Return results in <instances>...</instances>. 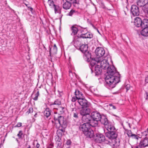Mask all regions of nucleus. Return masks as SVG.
<instances>
[{
	"label": "nucleus",
	"mask_w": 148,
	"mask_h": 148,
	"mask_svg": "<svg viewBox=\"0 0 148 148\" xmlns=\"http://www.w3.org/2000/svg\"><path fill=\"white\" fill-rule=\"evenodd\" d=\"M100 61L101 67L107 69L104 85L109 89L113 88L120 82V75L114 66L109 65L107 60L104 59Z\"/></svg>",
	"instance_id": "1"
},
{
	"label": "nucleus",
	"mask_w": 148,
	"mask_h": 148,
	"mask_svg": "<svg viewBox=\"0 0 148 148\" xmlns=\"http://www.w3.org/2000/svg\"><path fill=\"white\" fill-rule=\"evenodd\" d=\"M93 142L100 143L103 145L108 144L113 147H117L119 145V139H93Z\"/></svg>",
	"instance_id": "2"
},
{
	"label": "nucleus",
	"mask_w": 148,
	"mask_h": 148,
	"mask_svg": "<svg viewBox=\"0 0 148 148\" xmlns=\"http://www.w3.org/2000/svg\"><path fill=\"white\" fill-rule=\"evenodd\" d=\"M60 117L55 121V126L57 128L59 129L60 131L63 132H64V129L66 127V121L63 116Z\"/></svg>",
	"instance_id": "3"
},
{
	"label": "nucleus",
	"mask_w": 148,
	"mask_h": 148,
	"mask_svg": "<svg viewBox=\"0 0 148 148\" xmlns=\"http://www.w3.org/2000/svg\"><path fill=\"white\" fill-rule=\"evenodd\" d=\"M84 134L87 138H93V139H105V136L103 134L98 132L94 134V131L90 128L85 132Z\"/></svg>",
	"instance_id": "4"
},
{
	"label": "nucleus",
	"mask_w": 148,
	"mask_h": 148,
	"mask_svg": "<svg viewBox=\"0 0 148 148\" xmlns=\"http://www.w3.org/2000/svg\"><path fill=\"white\" fill-rule=\"evenodd\" d=\"M99 119V121L101 124L103 125L106 129H111L113 128V125L109 122L107 119L106 115L102 114Z\"/></svg>",
	"instance_id": "5"
},
{
	"label": "nucleus",
	"mask_w": 148,
	"mask_h": 148,
	"mask_svg": "<svg viewBox=\"0 0 148 148\" xmlns=\"http://www.w3.org/2000/svg\"><path fill=\"white\" fill-rule=\"evenodd\" d=\"M143 29L141 31V34L144 36H148V19H144L142 21L141 27Z\"/></svg>",
	"instance_id": "6"
},
{
	"label": "nucleus",
	"mask_w": 148,
	"mask_h": 148,
	"mask_svg": "<svg viewBox=\"0 0 148 148\" xmlns=\"http://www.w3.org/2000/svg\"><path fill=\"white\" fill-rule=\"evenodd\" d=\"M113 128L112 129H106L108 131V132L106 133V136L109 139H116L117 136V134L115 131H114L115 130L114 127L113 125Z\"/></svg>",
	"instance_id": "7"
},
{
	"label": "nucleus",
	"mask_w": 148,
	"mask_h": 148,
	"mask_svg": "<svg viewBox=\"0 0 148 148\" xmlns=\"http://www.w3.org/2000/svg\"><path fill=\"white\" fill-rule=\"evenodd\" d=\"M72 106H73V104H71L70 106L71 114L72 115L74 120H77L79 119V111L77 108L74 107L73 108L71 107Z\"/></svg>",
	"instance_id": "8"
},
{
	"label": "nucleus",
	"mask_w": 148,
	"mask_h": 148,
	"mask_svg": "<svg viewBox=\"0 0 148 148\" xmlns=\"http://www.w3.org/2000/svg\"><path fill=\"white\" fill-rule=\"evenodd\" d=\"M97 58H99L101 59L102 57H105L106 56L105 51L104 49L101 47H97L95 51Z\"/></svg>",
	"instance_id": "9"
},
{
	"label": "nucleus",
	"mask_w": 148,
	"mask_h": 148,
	"mask_svg": "<svg viewBox=\"0 0 148 148\" xmlns=\"http://www.w3.org/2000/svg\"><path fill=\"white\" fill-rule=\"evenodd\" d=\"M101 60V59L99 58H91L90 62V68L91 69V73L93 72V68L95 64L99 62Z\"/></svg>",
	"instance_id": "10"
},
{
	"label": "nucleus",
	"mask_w": 148,
	"mask_h": 148,
	"mask_svg": "<svg viewBox=\"0 0 148 148\" xmlns=\"http://www.w3.org/2000/svg\"><path fill=\"white\" fill-rule=\"evenodd\" d=\"M131 14L134 16H138L140 14V11L138 6L135 5H132L130 10Z\"/></svg>",
	"instance_id": "11"
},
{
	"label": "nucleus",
	"mask_w": 148,
	"mask_h": 148,
	"mask_svg": "<svg viewBox=\"0 0 148 148\" xmlns=\"http://www.w3.org/2000/svg\"><path fill=\"white\" fill-rule=\"evenodd\" d=\"M78 102L82 108H88L89 107V104L88 101L82 97L79 99Z\"/></svg>",
	"instance_id": "12"
},
{
	"label": "nucleus",
	"mask_w": 148,
	"mask_h": 148,
	"mask_svg": "<svg viewBox=\"0 0 148 148\" xmlns=\"http://www.w3.org/2000/svg\"><path fill=\"white\" fill-rule=\"evenodd\" d=\"M82 38L80 36H76L74 38L73 42L74 46L77 49H78L81 46V40Z\"/></svg>",
	"instance_id": "13"
},
{
	"label": "nucleus",
	"mask_w": 148,
	"mask_h": 148,
	"mask_svg": "<svg viewBox=\"0 0 148 148\" xmlns=\"http://www.w3.org/2000/svg\"><path fill=\"white\" fill-rule=\"evenodd\" d=\"M61 104V102L60 99H56L54 102L50 103L49 104V106L53 109H57L58 107L60 106Z\"/></svg>",
	"instance_id": "14"
},
{
	"label": "nucleus",
	"mask_w": 148,
	"mask_h": 148,
	"mask_svg": "<svg viewBox=\"0 0 148 148\" xmlns=\"http://www.w3.org/2000/svg\"><path fill=\"white\" fill-rule=\"evenodd\" d=\"M91 118L93 120L99 121V119L101 115L99 112L97 111H93L91 114Z\"/></svg>",
	"instance_id": "15"
},
{
	"label": "nucleus",
	"mask_w": 148,
	"mask_h": 148,
	"mask_svg": "<svg viewBox=\"0 0 148 148\" xmlns=\"http://www.w3.org/2000/svg\"><path fill=\"white\" fill-rule=\"evenodd\" d=\"M79 111L80 114L82 116L90 114V109L88 108H82Z\"/></svg>",
	"instance_id": "16"
},
{
	"label": "nucleus",
	"mask_w": 148,
	"mask_h": 148,
	"mask_svg": "<svg viewBox=\"0 0 148 148\" xmlns=\"http://www.w3.org/2000/svg\"><path fill=\"white\" fill-rule=\"evenodd\" d=\"M78 27H81V26L76 24H75L73 25L71 27L70 29L72 32L71 34V35L75 36L77 34L79 30Z\"/></svg>",
	"instance_id": "17"
},
{
	"label": "nucleus",
	"mask_w": 148,
	"mask_h": 148,
	"mask_svg": "<svg viewBox=\"0 0 148 148\" xmlns=\"http://www.w3.org/2000/svg\"><path fill=\"white\" fill-rule=\"evenodd\" d=\"M89 127V124L84 123L83 124L79 126V129L80 131H82L84 134L85 132H86Z\"/></svg>",
	"instance_id": "18"
},
{
	"label": "nucleus",
	"mask_w": 148,
	"mask_h": 148,
	"mask_svg": "<svg viewBox=\"0 0 148 148\" xmlns=\"http://www.w3.org/2000/svg\"><path fill=\"white\" fill-rule=\"evenodd\" d=\"M91 115L90 114L82 116V121L84 123L89 124L90 122L91 119Z\"/></svg>",
	"instance_id": "19"
},
{
	"label": "nucleus",
	"mask_w": 148,
	"mask_h": 148,
	"mask_svg": "<svg viewBox=\"0 0 148 148\" xmlns=\"http://www.w3.org/2000/svg\"><path fill=\"white\" fill-rule=\"evenodd\" d=\"M84 53V58L85 60L89 62L90 61L91 58V53L88 50Z\"/></svg>",
	"instance_id": "20"
},
{
	"label": "nucleus",
	"mask_w": 148,
	"mask_h": 148,
	"mask_svg": "<svg viewBox=\"0 0 148 148\" xmlns=\"http://www.w3.org/2000/svg\"><path fill=\"white\" fill-rule=\"evenodd\" d=\"M142 20L139 17H136L134 22V25L137 27H141Z\"/></svg>",
	"instance_id": "21"
},
{
	"label": "nucleus",
	"mask_w": 148,
	"mask_h": 148,
	"mask_svg": "<svg viewBox=\"0 0 148 148\" xmlns=\"http://www.w3.org/2000/svg\"><path fill=\"white\" fill-rule=\"evenodd\" d=\"M94 69V72L95 75H98L101 74L102 72V69L101 67L99 65H97L93 69Z\"/></svg>",
	"instance_id": "22"
},
{
	"label": "nucleus",
	"mask_w": 148,
	"mask_h": 148,
	"mask_svg": "<svg viewBox=\"0 0 148 148\" xmlns=\"http://www.w3.org/2000/svg\"><path fill=\"white\" fill-rule=\"evenodd\" d=\"M72 4V2L67 1H66L62 5L63 8L65 10L69 9L71 7Z\"/></svg>",
	"instance_id": "23"
},
{
	"label": "nucleus",
	"mask_w": 148,
	"mask_h": 148,
	"mask_svg": "<svg viewBox=\"0 0 148 148\" xmlns=\"http://www.w3.org/2000/svg\"><path fill=\"white\" fill-rule=\"evenodd\" d=\"M80 36L81 37L83 38L91 39L93 37L92 34L89 32H87L85 34H82Z\"/></svg>",
	"instance_id": "24"
},
{
	"label": "nucleus",
	"mask_w": 148,
	"mask_h": 148,
	"mask_svg": "<svg viewBox=\"0 0 148 148\" xmlns=\"http://www.w3.org/2000/svg\"><path fill=\"white\" fill-rule=\"evenodd\" d=\"M147 0H136V4L140 7H144Z\"/></svg>",
	"instance_id": "25"
},
{
	"label": "nucleus",
	"mask_w": 148,
	"mask_h": 148,
	"mask_svg": "<svg viewBox=\"0 0 148 148\" xmlns=\"http://www.w3.org/2000/svg\"><path fill=\"white\" fill-rule=\"evenodd\" d=\"M78 49L83 53L88 51V46L87 45L82 44L80 46Z\"/></svg>",
	"instance_id": "26"
},
{
	"label": "nucleus",
	"mask_w": 148,
	"mask_h": 148,
	"mask_svg": "<svg viewBox=\"0 0 148 148\" xmlns=\"http://www.w3.org/2000/svg\"><path fill=\"white\" fill-rule=\"evenodd\" d=\"M127 134L130 138L131 137L134 139H138V138H141L136 134H132L131 130H128L127 131Z\"/></svg>",
	"instance_id": "27"
},
{
	"label": "nucleus",
	"mask_w": 148,
	"mask_h": 148,
	"mask_svg": "<svg viewBox=\"0 0 148 148\" xmlns=\"http://www.w3.org/2000/svg\"><path fill=\"white\" fill-rule=\"evenodd\" d=\"M75 95L77 96L79 99L84 97L81 91L79 89H76L75 92Z\"/></svg>",
	"instance_id": "28"
},
{
	"label": "nucleus",
	"mask_w": 148,
	"mask_h": 148,
	"mask_svg": "<svg viewBox=\"0 0 148 148\" xmlns=\"http://www.w3.org/2000/svg\"><path fill=\"white\" fill-rule=\"evenodd\" d=\"M51 110L49 108L46 109L44 112V117L48 118L51 114Z\"/></svg>",
	"instance_id": "29"
},
{
	"label": "nucleus",
	"mask_w": 148,
	"mask_h": 148,
	"mask_svg": "<svg viewBox=\"0 0 148 148\" xmlns=\"http://www.w3.org/2000/svg\"><path fill=\"white\" fill-rule=\"evenodd\" d=\"M139 144L143 147L148 146V139H141Z\"/></svg>",
	"instance_id": "30"
},
{
	"label": "nucleus",
	"mask_w": 148,
	"mask_h": 148,
	"mask_svg": "<svg viewBox=\"0 0 148 148\" xmlns=\"http://www.w3.org/2000/svg\"><path fill=\"white\" fill-rule=\"evenodd\" d=\"M64 2V0H62ZM65 1H69L72 3L73 6L75 7H77L78 6L79 4V0H65Z\"/></svg>",
	"instance_id": "31"
},
{
	"label": "nucleus",
	"mask_w": 148,
	"mask_h": 148,
	"mask_svg": "<svg viewBox=\"0 0 148 148\" xmlns=\"http://www.w3.org/2000/svg\"><path fill=\"white\" fill-rule=\"evenodd\" d=\"M99 121L97 120H90L89 123V125H91L92 127H95L98 126V122Z\"/></svg>",
	"instance_id": "32"
},
{
	"label": "nucleus",
	"mask_w": 148,
	"mask_h": 148,
	"mask_svg": "<svg viewBox=\"0 0 148 148\" xmlns=\"http://www.w3.org/2000/svg\"><path fill=\"white\" fill-rule=\"evenodd\" d=\"M51 51L53 54H56L57 52V47L56 44H54L52 47V49Z\"/></svg>",
	"instance_id": "33"
},
{
	"label": "nucleus",
	"mask_w": 148,
	"mask_h": 148,
	"mask_svg": "<svg viewBox=\"0 0 148 148\" xmlns=\"http://www.w3.org/2000/svg\"><path fill=\"white\" fill-rule=\"evenodd\" d=\"M57 109L58 112H60V114H62L65 111V108L63 107L59 106L58 109Z\"/></svg>",
	"instance_id": "34"
},
{
	"label": "nucleus",
	"mask_w": 148,
	"mask_h": 148,
	"mask_svg": "<svg viewBox=\"0 0 148 148\" xmlns=\"http://www.w3.org/2000/svg\"><path fill=\"white\" fill-rule=\"evenodd\" d=\"M144 12L148 15V0H147L143 9Z\"/></svg>",
	"instance_id": "35"
},
{
	"label": "nucleus",
	"mask_w": 148,
	"mask_h": 148,
	"mask_svg": "<svg viewBox=\"0 0 148 148\" xmlns=\"http://www.w3.org/2000/svg\"><path fill=\"white\" fill-rule=\"evenodd\" d=\"M54 9L55 12V13H61V11H60V8L59 6L56 5H54L53 7Z\"/></svg>",
	"instance_id": "36"
},
{
	"label": "nucleus",
	"mask_w": 148,
	"mask_h": 148,
	"mask_svg": "<svg viewBox=\"0 0 148 148\" xmlns=\"http://www.w3.org/2000/svg\"><path fill=\"white\" fill-rule=\"evenodd\" d=\"M55 115H54V119L55 121L59 119L60 116H62L61 115V114H60L59 113H58L57 112H55Z\"/></svg>",
	"instance_id": "37"
},
{
	"label": "nucleus",
	"mask_w": 148,
	"mask_h": 148,
	"mask_svg": "<svg viewBox=\"0 0 148 148\" xmlns=\"http://www.w3.org/2000/svg\"><path fill=\"white\" fill-rule=\"evenodd\" d=\"M75 10L73 9H72L71 10L70 12L68 13V15L71 16H72L73 15L74 16Z\"/></svg>",
	"instance_id": "38"
},
{
	"label": "nucleus",
	"mask_w": 148,
	"mask_h": 148,
	"mask_svg": "<svg viewBox=\"0 0 148 148\" xmlns=\"http://www.w3.org/2000/svg\"><path fill=\"white\" fill-rule=\"evenodd\" d=\"M48 3L49 5L50 6H53V7H54V5H56L54 4V2L53 0H48Z\"/></svg>",
	"instance_id": "39"
},
{
	"label": "nucleus",
	"mask_w": 148,
	"mask_h": 148,
	"mask_svg": "<svg viewBox=\"0 0 148 148\" xmlns=\"http://www.w3.org/2000/svg\"><path fill=\"white\" fill-rule=\"evenodd\" d=\"M39 95V91L38 90L36 93L35 94V97L33 98V99L35 101H36L38 100V97Z\"/></svg>",
	"instance_id": "40"
},
{
	"label": "nucleus",
	"mask_w": 148,
	"mask_h": 148,
	"mask_svg": "<svg viewBox=\"0 0 148 148\" xmlns=\"http://www.w3.org/2000/svg\"><path fill=\"white\" fill-rule=\"evenodd\" d=\"M60 140L61 139H59V140L58 139L56 142V144L57 145V147H60L62 143Z\"/></svg>",
	"instance_id": "41"
},
{
	"label": "nucleus",
	"mask_w": 148,
	"mask_h": 148,
	"mask_svg": "<svg viewBox=\"0 0 148 148\" xmlns=\"http://www.w3.org/2000/svg\"><path fill=\"white\" fill-rule=\"evenodd\" d=\"M23 135V134L22 133V131L20 130L19 131L18 133L17 134V136L19 138H22V136Z\"/></svg>",
	"instance_id": "42"
},
{
	"label": "nucleus",
	"mask_w": 148,
	"mask_h": 148,
	"mask_svg": "<svg viewBox=\"0 0 148 148\" xmlns=\"http://www.w3.org/2000/svg\"><path fill=\"white\" fill-rule=\"evenodd\" d=\"M79 98H78V97H77V96H75V97H73L72 98V99H71V101L72 102H75L78 99V100H79Z\"/></svg>",
	"instance_id": "43"
},
{
	"label": "nucleus",
	"mask_w": 148,
	"mask_h": 148,
	"mask_svg": "<svg viewBox=\"0 0 148 148\" xmlns=\"http://www.w3.org/2000/svg\"><path fill=\"white\" fill-rule=\"evenodd\" d=\"M71 141L70 139H68L66 142V144L67 146L69 145H71Z\"/></svg>",
	"instance_id": "44"
},
{
	"label": "nucleus",
	"mask_w": 148,
	"mask_h": 148,
	"mask_svg": "<svg viewBox=\"0 0 148 148\" xmlns=\"http://www.w3.org/2000/svg\"><path fill=\"white\" fill-rule=\"evenodd\" d=\"M80 15L81 13L75 10L74 16H80Z\"/></svg>",
	"instance_id": "45"
},
{
	"label": "nucleus",
	"mask_w": 148,
	"mask_h": 148,
	"mask_svg": "<svg viewBox=\"0 0 148 148\" xmlns=\"http://www.w3.org/2000/svg\"><path fill=\"white\" fill-rule=\"evenodd\" d=\"M109 106H110L111 109H115L116 108V106L112 104H110Z\"/></svg>",
	"instance_id": "46"
},
{
	"label": "nucleus",
	"mask_w": 148,
	"mask_h": 148,
	"mask_svg": "<svg viewBox=\"0 0 148 148\" xmlns=\"http://www.w3.org/2000/svg\"><path fill=\"white\" fill-rule=\"evenodd\" d=\"M33 112V108H30L28 110L27 112V113L28 114L30 113L31 112Z\"/></svg>",
	"instance_id": "47"
},
{
	"label": "nucleus",
	"mask_w": 148,
	"mask_h": 148,
	"mask_svg": "<svg viewBox=\"0 0 148 148\" xmlns=\"http://www.w3.org/2000/svg\"><path fill=\"white\" fill-rule=\"evenodd\" d=\"M22 123H18L17 124L14 126L15 127H20L22 126Z\"/></svg>",
	"instance_id": "48"
},
{
	"label": "nucleus",
	"mask_w": 148,
	"mask_h": 148,
	"mask_svg": "<svg viewBox=\"0 0 148 148\" xmlns=\"http://www.w3.org/2000/svg\"><path fill=\"white\" fill-rule=\"evenodd\" d=\"M125 88L126 89V92H127L130 89V85L128 84L125 87Z\"/></svg>",
	"instance_id": "49"
},
{
	"label": "nucleus",
	"mask_w": 148,
	"mask_h": 148,
	"mask_svg": "<svg viewBox=\"0 0 148 148\" xmlns=\"http://www.w3.org/2000/svg\"><path fill=\"white\" fill-rule=\"evenodd\" d=\"M53 143H50L48 147L47 148H51L52 147H53Z\"/></svg>",
	"instance_id": "50"
},
{
	"label": "nucleus",
	"mask_w": 148,
	"mask_h": 148,
	"mask_svg": "<svg viewBox=\"0 0 148 148\" xmlns=\"http://www.w3.org/2000/svg\"><path fill=\"white\" fill-rule=\"evenodd\" d=\"M102 0H96L98 3H101L102 5H103V4L102 2Z\"/></svg>",
	"instance_id": "51"
},
{
	"label": "nucleus",
	"mask_w": 148,
	"mask_h": 148,
	"mask_svg": "<svg viewBox=\"0 0 148 148\" xmlns=\"http://www.w3.org/2000/svg\"><path fill=\"white\" fill-rule=\"evenodd\" d=\"M28 8L29 10L32 12L33 10V8L31 6L28 7Z\"/></svg>",
	"instance_id": "52"
},
{
	"label": "nucleus",
	"mask_w": 148,
	"mask_h": 148,
	"mask_svg": "<svg viewBox=\"0 0 148 148\" xmlns=\"http://www.w3.org/2000/svg\"><path fill=\"white\" fill-rule=\"evenodd\" d=\"M49 56H50L51 57V52H52L51 51V48L50 47H49Z\"/></svg>",
	"instance_id": "53"
},
{
	"label": "nucleus",
	"mask_w": 148,
	"mask_h": 148,
	"mask_svg": "<svg viewBox=\"0 0 148 148\" xmlns=\"http://www.w3.org/2000/svg\"><path fill=\"white\" fill-rule=\"evenodd\" d=\"M40 146V145L38 143L36 145V147L37 148H39Z\"/></svg>",
	"instance_id": "54"
},
{
	"label": "nucleus",
	"mask_w": 148,
	"mask_h": 148,
	"mask_svg": "<svg viewBox=\"0 0 148 148\" xmlns=\"http://www.w3.org/2000/svg\"><path fill=\"white\" fill-rule=\"evenodd\" d=\"M145 81L147 83H148V76L146 77L145 79Z\"/></svg>",
	"instance_id": "55"
},
{
	"label": "nucleus",
	"mask_w": 148,
	"mask_h": 148,
	"mask_svg": "<svg viewBox=\"0 0 148 148\" xmlns=\"http://www.w3.org/2000/svg\"><path fill=\"white\" fill-rule=\"evenodd\" d=\"M146 98H145V99H146V100H147V99H148V98H147V96H148V94L147 92H146Z\"/></svg>",
	"instance_id": "56"
},
{
	"label": "nucleus",
	"mask_w": 148,
	"mask_h": 148,
	"mask_svg": "<svg viewBox=\"0 0 148 148\" xmlns=\"http://www.w3.org/2000/svg\"><path fill=\"white\" fill-rule=\"evenodd\" d=\"M16 140L17 142L18 143L19 145H21V144L20 143V141L18 140V139H16Z\"/></svg>",
	"instance_id": "57"
},
{
	"label": "nucleus",
	"mask_w": 148,
	"mask_h": 148,
	"mask_svg": "<svg viewBox=\"0 0 148 148\" xmlns=\"http://www.w3.org/2000/svg\"><path fill=\"white\" fill-rule=\"evenodd\" d=\"M71 145H69V146H68L66 145V148H71Z\"/></svg>",
	"instance_id": "58"
},
{
	"label": "nucleus",
	"mask_w": 148,
	"mask_h": 148,
	"mask_svg": "<svg viewBox=\"0 0 148 148\" xmlns=\"http://www.w3.org/2000/svg\"><path fill=\"white\" fill-rule=\"evenodd\" d=\"M72 104H73V106H72L71 107L73 108V107H74L75 108V103H74V104H73V103H72ZM71 104H72V103Z\"/></svg>",
	"instance_id": "59"
},
{
	"label": "nucleus",
	"mask_w": 148,
	"mask_h": 148,
	"mask_svg": "<svg viewBox=\"0 0 148 148\" xmlns=\"http://www.w3.org/2000/svg\"><path fill=\"white\" fill-rule=\"evenodd\" d=\"M141 146L140 145V144L138 146H136L135 148H140Z\"/></svg>",
	"instance_id": "60"
},
{
	"label": "nucleus",
	"mask_w": 148,
	"mask_h": 148,
	"mask_svg": "<svg viewBox=\"0 0 148 148\" xmlns=\"http://www.w3.org/2000/svg\"><path fill=\"white\" fill-rule=\"evenodd\" d=\"M92 4H93V5H94V6H95V9L96 11V10H97V8H96V6H95V5L94 3H92Z\"/></svg>",
	"instance_id": "61"
},
{
	"label": "nucleus",
	"mask_w": 148,
	"mask_h": 148,
	"mask_svg": "<svg viewBox=\"0 0 148 148\" xmlns=\"http://www.w3.org/2000/svg\"><path fill=\"white\" fill-rule=\"evenodd\" d=\"M37 115V113H36V114H35L34 115V116L35 117H36Z\"/></svg>",
	"instance_id": "62"
},
{
	"label": "nucleus",
	"mask_w": 148,
	"mask_h": 148,
	"mask_svg": "<svg viewBox=\"0 0 148 148\" xmlns=\"http://www.w3.org/2000/svg\"><path fill=\"white\" fill-rule=\"evenodd\" d=\"M25 5L28 8V7H29V5L28 4H26V3H25Z\"/></svg>",
	"instance_id": "63"
},
{
	"label": "nucleus",
	"mask_w": 148,
	"mask_h": 148,
	"mask_svg": "<svg viewBox=\"0 0 148 148\" xmlns=\"http://www.w3.org/2000/svg\"><path fill=\"white\" fill-rule=\"evenodd\" d=\"M31 147L30 145H29V147L27 148H30Z\"/></svg>",
	"instance_id": "64"
}]
</instances>
